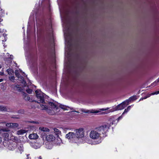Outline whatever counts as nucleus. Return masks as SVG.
<instances>
[{
    "label": "nucleus",
    "instance_id": "obj_1",
    "mask_svg": "<svg viewBox=\"0 0 159 159\" xmlns=\"http://www.w3.org/2000/svg\"><path fill=\"white\" fill-rule=\"evenodd\" d=\"M111 126L110 124L106 123L94 129L91 130L89 133L90 137L94 140H98L101 138L102 134L106 136V133Z\"/></svg>",
    "mask_w": 159,
    "mask_h": 159
},
{
    "label": "nucleus",
    "instance_id": "obj_2",
    "mask_svg": "<svg viewBox=\"0 0 159 159\" xmlns=\"http://www.w3.org/2000/svg\"><path fill=\"white\" fill-rule=\"evenodd\" d=\"M128 101H125L124 102L118 105L113 108V111L121 110L124 109L126 106L128 105Z\"/></svg>",
    "mask_w": 159,
    "mask_h": 159
},
{
    "label": "nucleus",
    "instance_id": "obj_3",
    "mask_svg": "<svg viewBox=\"0 0 159 159\" xmlns=\"http://www.w3.org/2000/svg\"><path fill=\"white\" fill-rule=\"evenodd\" d=\"M35 92L36 93V97L38 100L37 102L38 103H44V99L43 94L42 93H39L37 90L35 91Z\"/></svg>",
    "mask_w": 159,
    "mask_h": 159
},
{
    "label": "nucleus",
    "instance_id": "obj_4",
    "mask_svg": "<svg viewBox=\"0 0 159 159\" xmlns=\"http://www.w3.org/2000/svg\"><path fill=\"white\" fill-rule=\"evenodd\" d=\"M83 130V128H80L75 130V134L77 139L79 138H81L84 137V133Z\"/></svg>",
    "mask_w": 159,
    "mask_h": 159
},
{
    "label": "nucleus",
    "instance_id": "obj_5",
    "mask_svg": "<svg viewBox=\"0 0 159 159\" xmlns=\"http://www.w3.org/2000/svg\"><path fill=\"white\" fill-rule=\"evenodd\" d=\"M66 138L68 139H77L76 137L75 133L73 132H70L66 135Z\"/></svg>",
    "mask_w": 159,
    "mask_h": 159
},
{
    "label": "nucleus",
    "instance_id": "obj_6",
    "mask_svg": "<svg viewBox=\"0 0 159 159\" xmlns=\"http://www.w3.org/2000/svg\"><path fill=\"white\" fill-rule=\"evenodd\" d=\"M6 126L7 127H11L12 128H16L18 127L19 125L16 123H9L6 124Z\"/></svg>",
    "mask_w": 159,
    "mask_h": 159
},
{
    "label": "nucleus",
    "instance_id": "obj_7",
    "mask_svg": "<svg viewBox=\"0 0 159 159\" xmlns=\"http://www.w3.org/2000/svg\"><path fill=\"white\" fill-rule=\"evenodd\" d=\"M0 111L9 112L10 111V109L7 107L0 105Z\"/></svg>",
    "mask_w": 159,
    "mask_h": 159
},
{
    "label": "nucleus",
    "instance_id": "obj_8",
    "mask_svg": "<svg viewBox=\"0 0 159 159\" xmlns=\"http://www.w3.org/2000/svg\"><path fill=\"white\" fill-rule=\"evenodd\" d=\"M49 105L51 109H52L55 111H57L58 108V107L52 102H49Z\"/></svg>",
    "mask_w": 159,
    "mask_h": 159
},
{
    "label": "nucleus",
    "instance_id": "obj_9",
    "mask_svg": "<svg viewBox=\"0 0 159 159\" xmlns=\"http://www.w3.org/2000/svg\"><path fill=\"white\" fill-rule=\"evenodd\" d=\"M81 111L85 113H98L99 111H94V110H92L91 111H90L89 110H85V109H81Z\"/></svg>",
    "mask_w": 159,
    "mask_h": 159
},
{
    "label": "nucleus",
    "instance_id": "obj_10",
    "mask_svg": "<svg viewBox=\"0 0 159 159\" xmlns=\"http://www.w3.org/2000/svg\"><path fill=\"white\" fill-rule=\"evenodd\" d=\"M55 137L52 135H48L46 136L47 141H52L54 139Z\"/></svg>",
    "mask_w": 159,
    "mask_h": 159
},
{
    "label": "nucleus",
    "instance_id": "obj_11",
    "mask_svg": "<svg viewBox=\"0 0 159 159\" xmlns=\"http://www.w3.org/2000/svg\"><path fill=\"white\" fill-rule=\"evenodd\" d=\"M17 146L18 149L21 153L24 151V147L23 144L21 143H18L17 144Z\"/></svg>",
    "mask_w": 159,
    "mask_h": 159
},
{
    "label": "nucleus",
    "instance_id": "obj_12",
    "mask_svg": "<svg viewBox=\"0 0 159 159\" xmlns=\"http://www.w3.org/2000/svg\"><path fill=\"white\" fill-rule=\"evenodd\" d=\"M38 136L36 134H30L29 136V138L31 139H36L38 138Z\"/></svg>",
    "mask_w": 159,
    "mask_h": 159
},
{
    "label": "nucleus",
    "instance_id": "obj_13",
    "mask_svg": "<svg viewBox=\"0 0 159 159\" xmlns=\"http://www.w3.org/2000/svg\"><path fill=\"white\" fill-rule=\"evenodd\" d=\"M39 129L40 130H41L42 132H43V133H42L44 134H45V133H44L45 132L49 131V129L44 127H40Z\"/></svg>",
    "mask_w": 159,
    "mask_h": 159
},
{
    "label": "nucleus",
    "instance_id": "obj_14",
    "mask_svg": "<svg viewBox=\"0 0 159 159\" xmlns=\"http://www.w3.org/2000/svg\"><path fill=\"white\" fill-rule=\"evenodd\" d=\"M27 131L25 129H20L17 132V134L18 135H21L26 133Z\"/></svg>",
    "mask_w": 159,
    "mask_h": 159
},
{
    "label": "nucleus",
    "instance_id": "obj_15",
    "mask_svg": "<svg viewBox=\"0 0 159 159\" xmlns=\"http://www.w3.org/2000/svg\"><path fill=\"white\" fill-rule=\"evenodd\" d=\"M59 107L61 108L64 110H68V109L70 108V107H69L62 104L60 105Z\"/></svg>",
    "mask_w": 159,
    "mask_h": 159
},
{
    "label": "nucleus",
    "instance_id": "obj_16",
    "mask_svg": "<svg viewBox=\"0 0 159 159\" xmlns=\"http://www.w3.org/2000/svg\"><path fill=\"white\" fill-rule=\"evenodd\" d=\"M137 99L136 97L135 96H134L132 97H130L129 99L126 100V101H128V104H129V103L131 101H133L134 100H135Z\"/></svg>",
    "mask_w": 159,
    "mask_h": 159
},
{
    "label": "nucleus",
    "instance_id": "obj_17",
    "mask_svg": "<svg viewBox=\"0 0 159 159\" xmlns=\"http://www.w3.org/2000/svg\"><path fill=\"white\" fill-rule=\"evenodd\" d=\"M14 89L15 90H17L19 92H21L22 90V88L21 87H20L19 85H14Z\"/></svg>",
    "mask_w": 159,
    "mask_h": 159
},
{
    "label": "nucleus",
    "instance_id": "obj_18",
    "mask_svg": "<svg viewBox=\"0 0 159 159\" xmlns=\"http://www.w3.org/2000/svg\"><path fill=\"white\" fill-rule=\"evenodd\" d=\"M54 110L53 109L52 110L51 109H47V112L48 113L51 115H53L55 114V112L54 111Z\"/></svg>",
    "mask_w": 159,
    "mask_h": 159
},
{
    "label": "nucleus",
    "instance_id": "obj_19",
    "mask_svg": "<svg viewBox=\"0 0 159 159\" xmlns=\"http://www.w3.org/2000/svg\"><path fill=\"white\" fill-rule=\"evenodd\" d=\"M20 80L21 81V82L24 84L25 86H26V84L25 81L24 80V78L23 76H20Z\"/></svg>",
    "mask_w": 159,
    "mask_h": 159
},
{
    "label": "nucleus",
    "instance_id": "obj_20",
    "mask_svg": "<svg viewBox=\"0 0 159 159\" xmlns=\"http://www.w3.org/2000/svg\"><path fill=\"white\" fill-rule=\"evenodd\" d=\"M7 71L8 73V74L9 75H11L12 74L14 73V71L13 70L11 69H8L7 70Z\"/></svg>",
    "mask_w": 159,
    "mask_h": 159
},
{
    "label": "nucleus",
    "instance_id": "obj_21",
    "mask_svg": "<svg viewBox=\"0 0 159 159\" xmlns=\"http://www.w3.org/2000/svg\"><path fill=\"white\" fill-rule=\"evenodd\" d=\"M15 74L16 76L19 79L20 77V75L19 74L18 70H16L15 71Z\"/></svg>",
    "mask_w": 159,
    "mask_h": 159
},
{
    "label": "nucleus",
    "instance_id": "obj_22",
    "mask_svg": "<svg viewBox=\"0 0 159 159\" xmlns=\"http://www.w3.org/2000/svg\"><path fill=\"white\" fill-rule=\"evenodd\" d=\"M41 107L43 109L46 110L48 109V107L47 106L44 104L40 105Z\"/></svg>",
    "mask_w": 159,
    "mask_h": 159
},
{
    "label": "nucleus",
    "instance_id": "obj_23",
    "mask_svg": "<svg viewBox=\"0 0 159 159\" xmlns=\"http://www.w3.org/2000/svg\"><path fill=\"white\" fill-rule=\"evenodd\" d=\"M54 132L56 133V134H59L61 133V132L57 128H55L54 129Z\"/></svg>",
    "mask_w": 159,
    "mask_h": 159
},
{
    "label": "nucleus",
    "instance_id": "obj_24",
    "mask_svg": "<svg viewBox=\"0 0 159 159\" xmlns=\"http://www.w3.org/2000/svg\"><path fill=\"white\" fill-rule=\"evenodd\" d=\"M3 135L6 138L8 139L9 134L8 133H4L3 134Z\"/></svg>",
    "mask_w": 159,
    "mask_h": 159
},
{
    "label": "nucleus",
    "instance_id": "obj_25",
    "mask_svg": "<svg viewBox=\"0 0 159 159\" xmlns=\"http://www.w3.org/2000/svg\"><path fill=\"white\" fill-rule=\"evenodd\" d=\"M38 144L37 143L34 144V148L36 149H37V148H39L40 146H38Z\"/></svg>",
    "mask_w": 159,
    "mask_h": 159
},
{
    "label": "nucleus",
    "instance_id": "obj_26",
    "mask_svg": "<svg viewBox=\"0 0 159 159\" xmlns=\"http://www.w3.org/2000/svg\"><path fill=\"white\" fill-rule=\"evenodd\" d=\"M23 95L24 98L25 99L28 95V94L25 92H23Z\"/></svg>",
    "mask_w": 159,
    "mask_h": 159
},
{
    "label": "nucleus",
    "instance_id": "obj_27",
    "mask_svg": "<svg viewBox=\"0 0 159 159\" xmlns=\"http://www.w3.org/2000/svg\"><path fill=\"white\" fill-rule=\"evenodd\" d=\"M18 113L21 114H23L24 113V111L23 109L20 110L18 111Z\"/></svg>",
    "mask_w": 159,
    "mask_h": 159
},
{
    "label": "nucleus",
    "instance_id": "obj_28",
    "mask_svg": "<svg viewBox=\"0 0 159 159\" xmlns=\"http://www.w3.org/2000/svg\"><path fill=\"white\" fill-rule=\"evenodd\" d=\"M9 79L11 81H13L15 80V78L14 76H11L9 77Z\"/></svg>",
    "mask_w": 159,
    "mask_h": 159
},
{
    "label": "nucleus",
    "instance_id": "obj_29",
    "mask_svg": "<svg viewBox=\"0 0 159 159\" xmlns=\"http://www.w3.org/2000/svg\"><path fill=\"white\" fill-rule=\"evenodd\" d=\"M158 82H157V81L156 80V81H155L153 83H152V84H151V85L152 86H156V85H157V83H158Z\"/></svg>",
    "mask_w": 159,
    "mask_h": 159
},
{
    "label": "nucleus",
    "instance_id": "obj_30",
    "mask_svg": "<svg viewBox=\"0 0 159 159\" xmlns=\"http://www.w3.org/2000/svg\"><path fill=\"white\" fill-rule=\"evenodd\" d=\"M26 91L29 93H32V90L30 89H28L26 90Z\"/></svg>",
    "mask_w": 159,
    "mask_h": 159
},
{
    "label": "nucleus",
    "instance_id": "obj_31",
    "mask_svg": "<svg viewBox=\"0 0 159 159\" xmlns=\"http://www.w3.org/2000/svg\"><path fill=\"white\" fill-rule=\"evenodd\" d=\"M1 131H2L3 132H9L10 130L7 129H1Z\"/></svg>",
    "mask_w": 159,
    "mask_h": 159
},
{
    "label": "nucleus",
    "instance_id": "obj_32",
    "mask_svg": "<svg viewBox=\"0 0 159 159\" xmlns=\"http://www.w3.org/2000/svg\"><path fill=\"white\" fill-rule=\"evenodd\" d=\"M25 100L28 101H31L30 98V97L28 96H27L26 98H25Z\"/></svg>",
    "mask_w": 159,
    "mask_h": 159
},
{
    "label": "nucleus",
    "instance_id": "obj_33",
    "mask_svg": "<svg viewBox=\"0 0 159 159\" xmlns=\"http://www.w3.org/2000/svg\"><path fill=\"white\" fill-rule=\"evenodd\" d=\"M129 111L128 110V109L127 108L125 109V110L124 112L123 113L122 115H124L125 113H126L127 112Z\"/></svg>",
    "mask_w": 159,
    "mask_h": 159
},
{
    "label": "nucleus",
    "instance_id": "obj_34",
    "mask_svg": "<svg viewBox=\"0 0 159 159\" xmlns=\"http://www.w3.org/2000/svg\"><path fill=\"white\" fill-rule=\"evenodd\" d=\"M123 115H122H122L119 116L117 119V122H118L120 119H121L122 118V116H123Z\"/></svg>",
    "mask_w": 159,
    "mask_h": 159
},
{
    "label": "nucleus",
    "instance_id": "obj_35",
    "mask_svg": "<svg viewBox=\"0 0 159 159\" xmlns=\"http://www.w3.org/2000/svg\"><path fill=\"white\" fill-rule=\"evenodd\" d=\"M30 122L31 123H34V124H38L39 123L38 122H36L34 121H30Z\"/></svg>",
    "mask_w": 159,
    "mask_h": 159
},
{
    "label": "nucleus",
    "instance_id": "obj_36",
    "mask_svg": "<svg viewBox=\"0 0 159 159\" xmlns=\"http://www.w3.org/2000/svg\"><path fill=\"white\" fill-rule=\"evenodd\" d=\"M109 109V108L107 107V108H105H105L101 109H100V110L101 111H105V110H107L108 109Z\"/></svg>",
    "mask_w": 159,
    "mask_h": 159
},
{
    "label": "nucleus",
    "instance_id": "obj_37",
    "mask_svg": "<svg viewBox=\"0 0 159 159\" xmlns=\"http://www.w3.org/2000/svg\"><path fill=\"white\" fill-rule=\"evenodd\" d=\"M27 159H31V157H30V155H27Z\"/></svg>",
    "mask_w": 159,
    "mask_h": 159
},
{
    "label": "nucleus",
    "instance_id": "obj_38",
    "mask_svg": "<svg viewBox=\"0 0 159 159\" xmlns=\"http://www.w3.org/2000/svg\"><path fill=\"white\" fill-rule=\"evenodd\" d=\"M75 112L78 113H80V112L79 111H71V112Z\"/></svg>",
    "mask_w": 159,
    "mask_h": 159
},
{
    "label": "nucleus",
    "instance_id": "obj_39",
    "mask_svg": "<svg viewBox=\"0 0 159 159\" xmlns=\"http://www.w3.org/2000/svg\"><path fill=\"white\" fill-rule=\"evenodd\" d=\"M130 107H131V106H129L127 108V109H128V110L129 111L130 109Z\"/></svg>",
    "mask_w": 159,
    "mask_h": 159
},
{
    "label": "nucleus",
    "instance_id": "obj_40",
    "mask_svg": "<svg viewBox=\"0 0 159 159\" xmlns=\"http://www.w3.org/2000/svg\"><path fill=\"white\" fill-rule=\"evenodd\" d=\"M147 98V97H145L144 98H141L139 100V101H141V100H143V99H145Z\"/></svg>",
    "mask_w": 159,
    "mask_h": 159
},
{
    "label": "nucleus",
    "instance_id": "obj_41",
    "mask_svg": "<svg viewBox=\"0 0 159 159\" xmlns=\"http://www.w3.org/2000/svg\"><path fill=\"white\" fill-rule=\"evenodd\" d=\"M46 148H47L50 149H51L52 148V147L51 146H50V147H49L48 146H46Z\"/></svg>",
    "mask_w": 159,
    "mask_h": 159
},
{
    "label": "nucleus",
    "instance_id": "obj_42",
    "mask_svg": "<svg viewBox=\"0 0 159 159\" xmlns=\"http://www.w3.org/2000/svg\"><path fill=\"white\" fill-rule=\"evenodd\" d=\"M155 94H157L159 93V91L155 92Z\"/></svg>",
    "mask_w": 159,
    "mask_h": 159
},
{
    "label": "nucleus",
    "instance_id": "obj_43",
    "mask_svg": "<svg viewBox=\"0 0 159 159\" xmlns=\"http://www.w3.org/2000/svg\"><path fill=\"white\" fill-rule=\"evenodd\" d=\"M4 75L3 72H0V75Z\"/></svg>",
    "mask_w": 159,
    "mask_h": 159
},
{
    "label": "nucleus",
    "instance_id": "obj_44",
    "mask_svg": "<svg viewBox=\"0 0 159 159\" xmlns=\"http://www.w3.org/2000/svg\"><path fill=\"white\" fill-rule=\"evenodd\" d=\"M3 80L2 79H0V82H2Z\"/></svg>",
    "mask_w": 159,
    "mask_h": 159
},
{
    "label": "nucleus",
    "instance_id": "obj_45",
    "mask_svg": "<svg viewBox=\"0 0 159 159\" xmlns=\"http://www.w3.org/2000/svg\"><path fill=\"white\" fill-rule=\"evenodd\" d=\"M2 142V138L0 137V143H1Z\"/></svg>",
    "mask_w": 159,
    "mask_h": 159
},
{
    "label": "nucleus",
    "instance_id": "obj_46",
    "mask_svg": "<svg viewBox=\"0 0 159 159\" xmlns=\"http://www.w3.org/2000/svg\"><path fill=\"white\" fill-rule=\"evenodd\" d=\"M39 159H42L41 156L39 157Z\"/></svg>",
    "mask_w": 159,
    "mask_h": 159
},
{
    "label": "nucleus",
    "instance_id": "obj_47",
    "mask_svg": "<svg viewBox=\"0 0 159 159\" xmlns=\"http://www.w3.org/2000/svg\"><path fill=\"white\" fill-rule=\"evenodd\" d=\"M157 81V82H159V77L158 78V79L156 80Z\"/></svg>",
    "mask_w": 159,
    "mask_h": 159
},
{
    "label": "nucleus",
    "instance_id": "obj_48",
    "mask_svg": "<svg viewBox=\"0 0 159 159\" xmlns=\"http://www.w3.org/2000/svg\"><path fill=\"white\" fill-rule=\"evenodd\" d=\"M152 95H154V94H155V93H152Z\"/></svg>",
    "mask_w": 159,
    "mask_h": 159
},
{
    "label": "nucleus",
    "instance_id": "obj_49",
    "mask_svg": "<svg viewBox=\"0 0 159 159\" xmlns=\"http://www.w3.org/2000/svg\"><path fill=\"white\" fill-rule=\"evenodd\" d=\"M70 108V109L71 110L73 109V108Z\"/></svg>",
    "mask_w": 159,
    "mask_h": 159
},
{
    "label": "nucleus",
    "instance_id": "obj_50",
    "mask_svg": "<svg viewBox=\"0 0 159 159\" xmlns=\"http://www.w3.org/2000/svg\"><path fill=\"white\" fill-rule=\"evenodd\" d=\"M2 9L1 8H0V11H2Z\"/></svg>",
    "mask_w": 159,
    "mask_h": 159
},
{
    "label": "nucleus",
    "instance_id": "obj_51",
    "mask_svg": "<svg viewBox=\"0 0 159 159\" xmlns=\"http://www.w3.org/2000/svg\"><path fill=\"white\" fill-rule=\"evenodd\" d=\"M1 129H0V132L1 131Z\"/></svg>",
    "mask_w": 159,
    "mask_h": 159
},
{
    "label": "nucleus",
    "instance_id": "obj_52",
    "mask_svg": "<svg viewBox=\"0 0 159 159\" xmlns=\"http://www.w3.org/2000/svg\"><path fill=\"white\" fill-rule=\"evenodd\" d=\"M113 123H113V122H112V124H113Z\"/></svg>",
    "mask_w": 159,
    "mask_h": 159
},
{
    "label": "nucleus",
    "instance_id": "obj_53",
    "mask_svg": "<svg viewBox=\"0 0 159 159\" xmlns=\"http://www.w3.org/2000/svg\"><path fill=\"white\" fill-rule=\"evenodd\" d=\"M1 21V20L0 19V22Z\"/></svg>",
    "mask_w": 159,
    "mask_h": 159
}]
</instances>
